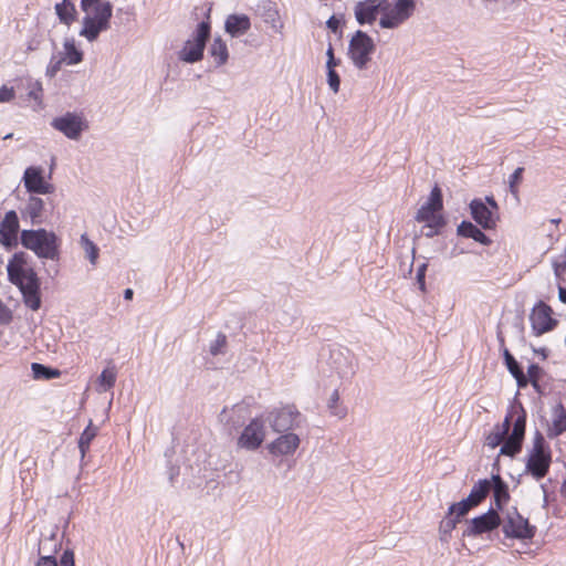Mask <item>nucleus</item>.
Returning a JSON list of instances; mask_svg holds the SVG:
<instances>
[{
	"mask_svg": "<svg viewBox=\"0 0 566 566\" xmlns=\"http://www.w3.org/2000/svg\"><path fill=\"white\" fill-rule=\"evenodd\" d=\"M526 411L521 402L511 406L501 424L495 428L507 438L500 449V455L515 458L523 448L526 430Z\"/></svg>",
	"mask_w": 566,
	"mask_h": 566,
	"instance_id": "obj_1",
	"label": "nucleus"
},
{
	"mask_svg": "<svg viewBox=\"0 0 566 566\" xmlns=\"http://www.w3.org/2000/svg\"><path fill=\"white\" fill-rule=\"evenodd\" d=\"M80 7L86 13L82 20L83 27L80 35L90 42H94L102 32L111 28L113 4L109 1L102 0H81Z\"/></svg>",
	"mask_w": 566,
	"mask_h": 566,
	"instance_id": "obj_2",
	"label": "nucleus"
},
{
	"mask_svg": "<svg viewBox=\"0 0 566 566\" xmlns=\"http://www.w3.org/2000/svg\"><path fill=\"white\" fill-rule=\"evenodd\" d=\"M20 243L39 259L53 261L60 259L61 239L53 231L44 228L24 229L20 232Z\"/></svg>",
	"mask_w": 566,
	"mask_h": 566,
	"instance_id": "obj_3",
	"label": "nucleus"
},
{
	"mask_svg": "<svg viewBox=\"0 0 566 566\" xmlns=\"http://www.w3.org/2000/svg\"><path fill=\"white\" fill-rule=\"evenodd\" d=\"M552 451L539 430L535 431L533 446L527 452L525 461V473L536 481L544 479L551 468Z\"/></svg>",
	"mask_w": 566,
	"mask_h": 566,
	"instance_id": "obj_4",
	"label": "nucleus"
},
{
	"mask_svg": "<svg viewBox=\"0 0 566 566\" xmlns=\"http://www.w3.org/2000/svg\"><path fill=\"white\" fill-rule=\"evenodd\" d=\"M211 36V23L209 18L199 22L179 51V60L186 63H197L203 59V52Z\"/></svg>",
	"mask_w": 566,
	"mask_h": 566,
	"instance_id": "obj_5",
	"label": "nucleus"
},
{
	"mask_svg": "<svg viewBox=\"0 0 566 566\" xmlns=\"http://www.w3.org/2000/svg\"><path fill=\"white\" fill-rule=\"evenodd\" d=\"M502 532L506 538L531 541L536 534V526L520 514L515 506L507 509L502 518Z\"/></svg>",
	"mask_w": 566,
	"mask_h": 566,
	"instance_id": "obj_6",
	"label": "nucleus"
},
{
	"mask_svg": "<svg viewBox=\"0 0 566 566\" xmlns=\"http://www.w3.org/2000/svg\"><path fill=\"white\" fill-rule=\"evenodd\" d=\"M376 50L374 40L361 30H357L348 43V56L355 67L365 70L371 60V54Z\"/></svg>",
	"mask_w": 566,
	"mask_h": 566,
	"instance_id": "obj_7",
	"label": "nucleus"
},
{
	"mask_svg": "<svg viewBox=\"0 0 566 566\" xmlns=\"http://www.w3.org/2000/svg\"><path fill=\"white\" fill-rule=\"evenodd\" d=\"M9 282L19 289L22 301L27 307L32 311H39L41 308V281L34 269L28 271V276L18 277Z\"/></svg>",
	"mask_w": 566,
	"mask_h": 566,
	"instance_id": "obj_8",
	"label": "nucleus"
},
{
	"mask_svg": "<svg viewBox=\"0 0 566 566\" xmlns=\"http://www.w3.org/2000/svg\"><path fill=\"white\" fill-rule=\"evenodd\" d=\"M416 10L415 0H395L392 6L389 3L384 14L379 19L381 29H396L406 22Z\"/></svg>",
	"mask_w": 566,
	"mask_h": 566,
	"instance_id": "obj_9",
	"label": "nucleus"
},
{
	"mask_svg": "<svg viewBox=\"0 0 566 566\" xmlns=\"http://www.w3.org/2000/svg\"><path fill=\"white\" fill-rule=\"evenodd\" d=\"M443 209V195L441 188L436 185L428 200L418 209L415 220L418 222L432 221V226H446V220L440 211Z\"/></svg>",
	"mask_w": 566,
	"mask_h": 566,
	"instance_id": "obj_10",
	"label": "nucleus"
},
{
	"mask_svg": "<svg viewBox=\"0 0 566 566\" xmlns=\"http://www.w3.org/2000/svg\"><path fill=\"white\" fill-rule=\"evenodd\" d=\"M51 126L73 140H77L88 127L84 116L75 112H66L61 116L54 117Z\"/></svg>",
	"mask_w": 566,
	"mask_h": 566,
	"instance_id": "obj_11",
	"label": "nucleus"
},
{
	"mask_svg": "<svg viewBox=\"0 0 566 566\" xmlns=\"http://www.w3.org/2000/svg\"><path fill=\"white\" fill-rule=\"evenodd\" d=\"M530 322L535 336L553 331L558 324V321L553 317L552 307L543 301H538L532 308Z\"/></svg>",
	"mask_w": 566,
	"mask_h": 566,
	"instance_id": "obj_12",
	"label": "nucleus"
},
{
	"mask_svg": "<svg viewBox=\"0 0 566 566\" xmlns=\"http://www.w3.org/2000/svg\"><path fill=\"white\" fill-rule=\"evenodd\" d=\"M502 523V517L496 510L490 507L485 513L473 517L470 525L463 531L465 537H478L484 533H491Z\"/></svg>",
	"mask_w": 566,
	"mask_h": 566,
	"instance_id": "obj_13",
	"label": "nucleus"
},
{
	"mask_svg": "<svg viewBox=\"0 0 566 566\" xmlns=\"http://www.w3.org/2000/svg\"><path fill=\"white\" fill-rule=\"evenodd\" d=\"M265 439V423L260 417H256L244 427L238 438V447L254 451L259 449Z\"/></svg>",
	"mask_w": 566,
	"mask_h": 566,
	"instance_id": "obj_14",
	"label": "nucleus"
},
{
	"mask_svg": "<svg viewBox=\"0 0 566 566\" xmlns=\"http://www.w3.org/2000/svg\"><path fill=\"white\" fill-rule=\"evenodd\" d=\"M301 413L295 406H285L276 409L269 415V422L272 429L276 432H287L289 430L298 427Z\"/></svg>",
	"mask_w": 566,
	"mask_h": 566,
	"instance_id": "obj_15",
	"label": "nucleus"
},
{
	"mask_svg": "<svg viewBox=\"0 0 566 566\" xmlns=\"http://www.w3.org/2000/svg\"><path fill=\"white\" fill-rule=\"evenodd\" d=\"M20 224L17 211L10 210L6 212L4 218L0 222V244L7 251H11L20 243Z\"/></svg>",
	"mask_w": 566,
	"mask_h": 566,
	"instance_id": "obj_16",
	"label": "nucleus"
},
{
	"mask_svg": "<svg viewBox=\"0 0 566 566\" xmlns=\"http://www.w3.org/2000/svg\"><path fill=\"white\" fill-rule=\"evenodd\" d=\"M23 185L30 195H49L54 191V186L45 181L43 168L40 166H30L24 170Z\"/></svg>",
	"mask_w": 566,
	"mask_h": 566,
	"instance_id": "obj_17",
	"label": "nucleus"
},
{
	"mask_svg": "<svg viewBox=\"0 0 566 566\" xmlns=\"http://www.w3.org/2000/svg\"><path fill=\"white\" fill-rule=\"evenodd\" d=\"M388 0H363L355 4L354 13L358 24H371L379 13L384 14L388 8Z\"/></svg>",
	"mask_w": 566,
	"mask_h": 566,
	"instance_id": "obj_18",
	"label": "nucleus"
},
{
	"mask_svg": "<svg viewBox=\"0 0 566 566\" xmlns=\"http://www.w3.org/2000/svg\"><path fill=\"white\" fill-rule=\"evenodd\" d=\"M470 214L472 219L483 230H493L496 227L499 214L486 207L482 198H474L469 203Z\"/></svg>",
	"mask_w": 566,
	"mask_h": 566,
	"instance_id": "obj_19",
	"label": "nucleus"
},
{
	"mask_svg": "<svg viewBox=\"0 0 566 566\" xmlns=\"http://www.w3.org/2000/svg\"><path fill=\"white\" fill-rule=\"evenodd\" d=\"M46 203L43 199L30 195L23 208L20 209V214L23 220H29L32 226H40L45 221Z\"/></svg>",
	"mask_w": 566,
	"mask_h": 566,
	"instance_id": "obj_20",
	"label": "nucleus"
},
{
	"mask_svg": "<svg viewBox=\"0 0 566 566\" xmlns=\"http://www.w3.org/2000/svg\"><path fill=\"white\" fill-rule=\"evenodd\" d=\"M298 446V436L292 432H287L281 434L277 439L271 442L268 449L273 455H289L294 453Z\"/></svg>",
	"mask_w": 566,
	"mask_h": 566,
	"instance_id": "obj_21",
	"label": "nucleus"
},
{
	"mask_svg": "<svg viewBox=\"0 0 566 566\" xmlns=\"http://www.w3.org/2000/svg\"><path fill=\"white\" fill-rule=\"evenodd\" d=\"M251 28V20L244 13L229 14L224 21V31L231 38L244 35Z\"/></svg>",
	"mask_w": 566,
	"mask_h": 566,
	"instance_id": "obj_22",
	"label": "nucleus"
},
{
	"mask_svg": "<svg viewBox=\"0 0 566 566\" xmlns=\"http://www.w3.org/2000/svg\"><path fill=\"white\" fill-rule=\"evenodd\" d=\"M28 254L23 251L13 253L7 265L8 280L13 281L18 277L28 276V271L31 268H27Z\"/></svg>",
	"mask_w": 566,
	"mask_h": 566,
	"instance_id": "obj_23",
	"label": "nucleus"
},
{
	"mask_svg": "<svg viewBox=\"0 0 566 566\" xmlns=\"http://www.w3.org/2000/svg\"><path fill=\"white\" fill-rule=\"evenodd\" d=\"M552 416V423L547 428L549 439L557 438L566 431V408L562 402L553 407Z\"/></svg>",
	"mask_w": 566,
	"mask_h": 566,
	"instance_id": "obj_24",
	"label": "nucleus"
},
{
	"mask_svg": "<svg viewBox=\"0 0 566 566\" xmlns=\"http://www.w3.org/2000/svg\"><path fill=\"white\" fill-rule=\"evenodd\" d=\"M459 237L473 239L482 245H490L492 240L478 227L469 220H463L457 228Z\"/></svg>",
	"mask_w": 566,
	"mask_h": 566,
	"instance_id": "obj_25",
	"label": "nucleus"
},
{
	"mask_svg": "<svg viewBox=\"0 0 566 566\" xmlns=\"http://www.w3.org/2000/svg\"><path fill=\"white\" fill-rule=\"evenodd\" d=\"M255 12L263 19L265 23L276 28L280 15L275 2L272 0H260L256 4Z\"/></svg>",
	"mask_w": 566,
	"mask_h": 566,
	"instance_id": "obj_26",
	"label": "nucleus"
},
{
	"mask_svg": "<svg viewBox=\"0 0 566 566\" xmlns=\"http://www.w3.org/2000/svg\"><path fill=\"white\" fill-rule=\"evenodd\" d=\"M54 10L61 23L70 27L76 21L77 11L71 0H62L55 4Z\"/></svg>",
	"mask_w": 566,
	"mask_h": 566,
	"instance_id": "obj_27",
	"label": "nucleus"
},
{
	"mask_svg": "<svg viewBox=\"0 0 566 566\" xmlns=\"http://www.w3.org/2000/svg\"><path fill=\"white\" fill-rule=\"evenodd\" d=\"M209 53L214 59L216 66L224 65L229 59L227 43L222 40L221 36H217L213 39L209 48Z\"/></svg>",
	"mask_w": 566,
	"mask_h": 566,
	"instance_id": "obj_28",
	"label": "nucleus"
},
{
	"mask_svg": "<svg viewBox=\"0 0 566 566\" xmlns=\"http://www.w3.org/2000/svg\"><path fill=\"white\" fill-rule=\"evenodd\" d=\"M490 493V485L488 479L479 480L470 491V494L465 497L467 502H470L474 507L482 503Z\"/></svg>",
	"mask_w": 566,
	"mask_h": 566,
	"instance_id": "obj_29",
	"label": "nucleus"
},
{
	"mask_svg": "<svg viewBox=\"0 0 566 566\" xmlns=\"http://www.w3.org/2000/svg\"><path fill=\"white\" fill-rule=\"evenodd\" d=\"M31 370L34 379L51 380L60 377L61 370L40 363H32Z\"/></svg>",
	"mask_w": 566,
	"mask_h": 566,
	"instance_id": "obj_30",
	"label": "nucleus"
},
{
	"mask_svg": "<svg viewBox=\"0 0 566 566\" xmlns=\"http://www.w3.org/2000/svg\"><path fill=\"white\" fill-rule=\"evenodd\" d=\"M96 434H97V428L94 427L92 424V422H90L78 439V449H80L82 458L85 457L86 452L90 449V444H91L92 440L96 437Z\"/></svg>",
	"mask_w": 566,
	"mask_h": 566,
	"instance_id": "obj_31",
	"label": "nucleus"
},
{
	"mask_svg": "<svg viewBox=\"0 0 566 566\" xmlns=\"http://www.w3.org/2000/svg\"><path fill=\"white\" fill-rule=\"evenodd\" d=\"M80 243L82 249L85 251L87 259L94 265L98 259L99 249L98 247L87 237L86 233L81 235Z\"/></svg>",
	"mask_w": 566,
	"mask_h": 566,
	"instance_id": "obj_32",
	"label": "nucleus"
},
{
	"mask_svg": "<svg viewBox=\"0 0 566 566\" xmlns=\"http://www.w3.org/2000/svg\"><path fill=\"white\" fill-rule=\"evenodd\" d=\"M64 50L69 64L74 65L83 61V52L75 46L73 39L65 40Z\"/></svg>",
	"mask_w": 566,
	"mask_h": 566,
	"instance_id": "obj_33",
	"label": "nucleus"
},
{
	"mask_svg": "<svg viewBox=\"0 0 566 566\" xmlns=\"http://www.w3.org/2000/svg\"><path fill=\"white\" fill-rule=\"evenodd\" d=\"M116 381V371L114 368H105L98 377L99 391H107L114 387Z\"/></svg>",
	"mask_w": 566,
	"mask_h": 566,
	"instance_id": "obj_34",
	"label": "nucleus"
},
{
	"mask_svg": "<svg viewBox=\"0 0 566 566\" xmlns=\"http://www.w3.org/2000/svg\"><path fill=\"white\" fill-rule=\"evenodd\" d=\"M61 545L56 542V534L52 533L49 537H45L40 541L38 553L41 556L42 552L49 553L48 555H55L57 553V549Z\"/></svg>",
	"mask_w": 566,
	"mask_h": 566,
	"instance_id": "obj_35",
	"label": "nucleus"
},
{
	"mask_svg": "<svg viewBox=\"0 0 566 566\" xmlns=\"http://www.w3.org/2000/svg\"><path fill=\"white\" fill-rule=\"evenodd\" d=\"M493 491V499L495 506L499 511H503L504 505L510 500V492H509V485L507 483L496 486L492 489Z\"/></svg>",
	"mask_w": 566,
	"mask_h": 566,
	"instance_id": "obj_36",
	"label": "nucleus"
},
{
	"mask_svg": "<svg viewBox=\"0 0 566 566\" xmlns=\"http://www.w3.org/2000/svg\"><path fill=\"white\" fill-rule=\"evenodd\" d=\"M474 506L471 505L470 502H467V499H462L460 502L453 503L449 506V515H454L457 518L461 521L471 509Z\"/></svg>",
	"mask_w": 566,
	"mask_h": 566,
	"instance_id": "obj_37",
	"label": "nucleus"
},
{
	"mask_svg": "<svg viewBox=\"0 0 566 566\" xmlns=\"http://www.w3.org/2000/svg\"><path fill=\"white\" fill-rule=\"evenodd\" d=\"M460 522L454 515H447L440 523L439 531L441 533V539H446L447 535H450L451 532L457 527V524Z\"/></svg>",
	"mask_w": 566,
	"mask_h": 566,
	"instance_id": "obj_38",
	"label": "nucleus"
},
{
	"mask_svg": "<svg viewBox=\"0 0 566 566\" xmlns=\"http://www.w3.org/2000/svg\"><path fill=\"white\" fill-rule=\"evenodd\" d=\"M339 401V392L337 389H335L328 400V409L331 410L332 415L336 416L337 418L342 419L346 416L347 410L344 408L338 407Z\"/></svg>",
	"mask_w": 566,
	"mask_h": 566,
	"instance_id": "obj_39",
	"label": "nucleus"
},
{
	"mask_svg": "<svg viewBox=\"0 0 566 566\" xmlns=\"http://www.w3.org/2000/svg\"><path fill=\"white\" fill-rule=\"evenodd\" d=\"M226 346L227 336L223 333H218L217 338L209 346V352L212 356H218L224 353Z\"/></svg>",
	"mask_w": 566,
	"mask_h": 566,
	"instance_id": "obj_40",
	"label": "nucleus"
},
{
	"mask_svg": "<svg viewBox=\"0 0 566 566\" xmlns=\"http://www.w3.org/2000/svg\"><path fill=\"white\" fill-rule=\"evenodd\" d=\"M506 438L507 437L503 432L494 427L493 431L488 434L485 443L490 448L494 449L499 446L502 447Z\"/></svg>",
	"mask_w": 566,
	"mask_h": 566,
	"instance_id": "obj_41",
	"label": "nucleus"
},
{
	"mask_svg": "<svg viewBox=\"0 0 566 566\" xmlns=\"http://www.w3.org/2000/svg\"><path fill=\"white\" fill-rule=\"evenodd\" d=\"M524 168L517 167L513 174L510 176V191L512 195L517 196L518 193V185L522 181L523 178Z\"/></svg>",
	"mask_w": 566,
	"mask_h": 566,
	"instance_id": "obj_42",
	"label": "nucleus"
},
{
	"mask_svg": "<svg viewBox=\"0 0 566 566\" xmlns=\"http://www.w3.org/2000/svg\"><path fill=\"white\" fill-rule=\"evenodd\" d=\"M28 87L30 88L28 96L31 99L41 102L42 99V83L40 81L29 80Z\"/></svg>",
	"mask_w": 566,
	"mask_h": 566,
	"instance_id": "obj_43",
	"label": "nucleus"
},
{
	"mask_svg": "<svg viewBox=\"0 0 566 566\" xmlns=\"http://www.w3.org/2000/svg\"><path fill=\"white\" fill-rule=\"evenodd\" d=\"M326 75H327V84H328L329 88L334 93H337L339 91V86H340V77H339L338 73L336 72L335 69H331V70H327Z\"/></svg>",
	"mask_w": 566,
	"mask_h": 566,
	"instance_id": "obj_44",
	"label": "nucleus"
},
{
	"mask_svg": "<svg viewBox=\"0 0 566 566\" xmlns=\"http://www.w3.org/2000/svg\"><path fill=\"white\" fill-rule=\"evenodd\" d=\"M344 23L343 15L340 18L336 17L335 14L331 15L328 20L326 21V27L328 30H331L333 33H339L342 34L340 28Z\"/></svg>",
	"mask_w": 566,
	"mask_h": 566,
	"instance_id": "obj_45",
	"label": "nucleus"
},
{
	"mask_svg": "<svg viewBox=\"0 0 566 566\" xmlns=\"http://www.w3.org/2000/svg\"><path fill=\"white\" fill-rule=\"evenodd\" d=\"M12 318H13L12 311L0 298V324L9 325L12 322Z\"/></svg>",
	"mask_w": 566,
	"mask_h": 566,
	"instance_id": "obj_46",
	"label": "nucleus"
},
{
	"mask_svg": "<svg viewBox=\"0 0 566 566\" xmlns=\"http://www.w3.org/2000/svg\"><path fill=\"white\" fill-rule=\"evenodd\" d=\"M427 269H428V264L427 263H421L417 268V272H416V281H417V284L419 285V289L422 292H426V272H427Z\"/></svg>",
	"mask_w": 566,
	"mask_h": 566,
	"instance_id": "obj_47",
	"label": "nucleus"
},
{
	"mask_svg": "<svg viewBox=\"0 0 566 566\" xmlns=\"http://www.w3.org/2000/svg\"><path fill=\"white\" fill-rule=\"evenodd\" d=\"M63 59H56L55 56H52L51 57V61L46 67V76L49 77H54L57 72L61 70V66H62V63H63Z\"/></svg>",
	"mask_w": 566,
	"mask_h": 566,
	"instance_id": "obj_48",
	"label": "nucleus"
},
{
	"mask_svg": "<svg viewBox=\"0 0 566 566\" xmlns=\"http://www.w3.org/2000/svg\"><path fill=\"white\" fill-rule=\"evenodd\" d=\"M554 272L557 276H560L566 272V245L563 254L553 262Z\"/></svg>",
	"mask_w": 566,
	"mask_h": 566,
	"instance_id": "obj_49",
	"label": "nucleus"
},
{
	"mask_svg": "<svg viewBox=\"0 0 566 566\" xmlns=\"http://www.w3.org/2000/svg\"><path fill=\"white\" fill-rule=\"evenodd\" d=\"M544 374V369L538 364L533 363L527 368V376L530 377L531 381L541 380Z\"/></svg>",
	"mask_w": 566,
	"mask_h": 566,
	"instance_id": "obj_50",
	"label": "nucleus"
},
{
	"mask_svg": "<svg viewBox=\"0 0 566 566\" xmlns=\"http://www.w3.org/2000/svg\"><path fill=\"white\" fill-rule=\"evenodd\" d=\"M15 92L13 87L2 85L0 87V103H7L14 98Z\"/></svg>",
	"mask_w": 566,
	"mask_h": 566,
	"instance_id": "obj_51",
	"label": "nucleus"
},
{
	"mask_svg": "<svg viewBox=\"0 0 566 566\" xmlns=\"http://www.w3.org/2000/svg\"><path fill=\"white\" fill-rule=\"evenodd\" d=\"M426 224L422 228V234L427 238H433L437 235L444 226H432V221H424Z\"/></svg>",
	"mask_w": 566,
	"mask_h": 566,
	"instance_id": "obj_52",
	"label": "nucleus"
},
{
	"mask_svg": "<svg viewBox=\"0 0 566 566\" xmlns=\"http://www.w3.org/2000/svg\"><path fill=\"white\" fill-rule=\"evenodd\" d=\"M60 566H74V552L70 548L65 549L60 558Z\"/></svg>",
	"mask_w": 566,
	"mask_h": 566,
	"instance_id": "obj_53",
	"label": "nucleus"
},
{
	"mask_svg": "<svg viewBox=\"0 0 566 566\" xmlns=\"http://www.w3.org/2000/svg\"><path fill=\"white\" fill-rule=\"evenodd\" d=\"M35 566H57V560L53 555L41 556Z\"/></svg>",
	"mask_w": 566,
	"mask_h": 566,
	"instance_id": "obj_54",
	"label": "nucleus"
},
{
	"mask_svg": "<svg viewBox=\"0 0 566 566\" xmlns=\"http://www.w3.org/2000/svg\"><path fill=\"white\" fill-rule=\"evenodd\" d=\"M505 366L512 376H516L518 373L523 371L522 366L515 358H513L511 361H507Z\"/></svg>",
	"mask_w": 566,
	"mask_h": 566,
	"instance_id": "obj_55",
	"label": "nucleus"
},
{
	"mask_svg": "<svg viewBox=\"0 0 566 566\" xmlns=\"http://www.w3.org/2000/svg\"><path fill=\"white\" fill-rule=\"evenodd\" d=\"M497 338H499V342H500V345H501V348H502V355H503V360H504V364H506L507 361H511L513 358H515L511 352L504 346V338L503 336L499 333L497 334Z\"/></svg>",
	"mask_w": 566,
	"mask_h": 566,
	"instance_id": "obj_56",
	"label": "nucleus"
},
{
	"mask_svg": "<svg viewBox=\"0 0 566 566\" xmlns=\"http://www.w3.org/2000/svg\"><path fill=\"white\" fill-rule=\"evenodd\" d=\"M513 377L516 380L518 388H524L528 384H531L530 377L527 376V374H524V371H521L516 376H513Z\"/></svg>",
	"mask_w": 566,
	"mask_h": 566,
	"instance_id": "obj_57",
	"label": "nucleus"
},
{
	"mask_svg": "<svg viewBox=\"0 0 566 566\" xmlns=\"http://www.w3.org/2000/svg\"><path fill=\"white\" fill-rule=\"evenodd\" d=\"M490 491L496 486L503 485L506 482L500 476V474H492L491 479H488Z\"/></svg>",
	"mask_w": 566,
	"mask_h": 566,
	"instance_id": "obj_58",
	"label": "nucleus"
},
{
	"mask_svg": "<svg viewBox=\"0 0 566 566\" xmlns=\"http://www.w3.org/2000/svg\"><path fill=\"white\" fill-rule=\"evenodd\" d=\"M483 201L485 202L486 207H490L492 211H495V213L499 214V205L493 196H486Z\"/></svg>",
	"mask_w": 566,
	"mask_h": 566,
	"instance_id": "obj_59",
	"label": "nucleus"
},
{
	"mask_svg": "<svg viewBox=\"0 0 566 566\" xmlns=\"http://www.w3.org/2000/svg\"><path fill=\"white\" fill-rule=\"evenodd\" d=\"M339 64H340V60L335 57V56H333L331 59H327V61H326V70L335 69Z\"/></svg>",
	"mask_w": 566,
	"mask_h": 566,
	"instance_id": "obj_60",
	"label": "nucleus"
},
{
	"mask_svg": "<svg viewBox=\"0 0 566 566\" xmlns=\"http://www.w3.org/2000/svg\"><path fill=\"white\" fill-rule=\"evenodd\" d=\"M532 349H533V352H534L535 354L541 355V357H542L543 359H546V358L548 357V353H549V352H548V349H547L546 347H541V348L532 347Z\"/></svg>",
	"mask_w": 566,
	"mask_h": 566,
	"instance_id": "obj_61",
	"label": "nucleus"
},
{
	"mask_svg": "<svg viewBox=\"0 0 566 566\" xmlns=\"http://www.w3.org/2000/svg\"><path fill=\"white\" fill-rule=\"evenodd\" d=\"M558 298L562 303L566 304V287H558Z\"/></svg>",
	"mask_w": 566,
	"mask_h": 566,
	"instance_id": "obj_62",
	"label": "nucleus"
},
{
	"mask_svg": "<svg viewBox=\"0 0 566 566\" xmlns=\"http://www.w3.org/2000/svg\"><path fill=\"white\" fill-rule=\"evenodd\" d=\"M531 385H532V387L534 388V390H535L537 394H539V395H543V394H544V391H543V389H542V386L539 385V380H533V381H531Z\"/></svg>",
	"mask_w": 566,
	"mask_h": 566,
	"instance_id": "obj_63",
	"label": "nucleus"
},
{
	"mask_svg": "<svg viewBox=\"0 0 566 566\" xmlns=\"http://www.w3.org/2000/svg\"><path fill=\"white\" fill-rule=\"evenodd\" d=\"M134 295V291L132 289H126L124 291V298L125 300H132Z\"/></svg>",
	"mask_w": 566,
	"mask_h": 566,
	"instance_id": "obj_64",
	"label": "nucleus"
}]
</instances>
